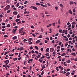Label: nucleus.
Segmentation results:
<instances>
[{
    "label": "nucleus",
    "instance_id": "46",
    "mask_svg": "<svg viewBox=\"0 0 77 77\" xmlns=\"http://www.w3.org/2000/svg\"><path fill=\"white\" fill-rule=\"evenodd\" d=\"M71 37V35H69V34H68L67 35L68 38H69V37Z\"/></svg>",
    "mask_w": 77,
    "mask_h": 77
},
{
    "label": "nucleus",
    "instance_id": "36",
    "mask_svg": "<svg viewBox=\"0 0 77 77\" xmlns=\"http://www.w3.org/2000/svg\"><path fill=\"white\" fill-rule=\"evenodd\" d=\"M26 33L24 32H23V34H21V35H24V34H26Z\"/></svg>",
    "mask_w": 77,
    "mask_h": 77
},
{
    "label": "nucleus",
    "instance_id": "11",
    "mask_svg": "<svg viewBox=\"0 0 77 77\" xmlns=\"http://www.w3.org/2000/svg\"><path fill=\"white\" fill-rule=\"evenodd\" d=\"M4 63H9V61L8 60H7L5 61L4 62Z\"/></svg>",
    "mask_w": 77,
    "mask_h": 77
},
{
    "label": "nucleus",
    "instance_id": "6",
    "mask_svg": "<svg viewBox=\"0 0 77 77\" xmlns=\"http://www.w3.org/2000/svg\"><path fill=\"white\" fill-rule=\"evenodd\" d=\"M32 40V38H29L28 39V42H31Z\"/></svg>",
    "mask_w": 77,
    "mask_h": 77
},
{
    "label": "nucleus",
    "instance_id": "43",
    "mask_svg": "<svg viewBox=\"0 0 77 77\" xmlns=\"http://www.w3.org/2000/svg\"><path fill=\"white\" fill-rule=\"evenodd\" d=\"M44 71H42V73H41V75H43V74H44Z\"/></svg>",
    "mask_w": 77,
    "mask_h": 77
},
{
    "label": "nucleus",
    "instance_id": "53",
    "mask_svg": "<svg viewBox=\"0 0 77 77\" xmlns=\"http://www.w3.org/2000/svg\"><path fill=\"white\" fill-rule=\"evenodd\" d=\"M6 24V23H2V26H3L4 25H5Z\"/></svg>",
    "mask_w": 77,
    "mask_h": 77
},
{
    "label": "nucleus",
    "instance_id": "33",
    "mask_svg": "<svg viewBox=\"0 0 77 77\" xmlns=\"http://www.w3.org/2000/svg\"><path fill=\"white\" fill-rule=\"evenodd\" d=\"M36 5H40V4L39 3L37 2L36 3Z\"/></svg>",
    "mask_w": 77,
    "mask_h": 77
},
{
    "label": "nucleus",
    "instance_id": "62",
    "mask_svg": "<svg viewBox=\"0 0 77 77\" xmlns=\"http://www.w3.org/2000/svg\"><path fill=\"white\" fill-rule=\"evenodd\" d=\"M45 43H47L48 42V41L47 40H45Z\"/></svg>",
    "mask_w": 77,
    "mask_h": 77
},
{
    "label": "nucleus",
    "instance_id": "24",
    "mask_svg": "<svg viewBox=\"0 0 77 77\" xmlns=\"http://www.w3.org/2000/svg\"><path fill=\"white\" fill-rule=\"evenodd\" d=\"M20 21V19H17L15 20L16 22H18V21Z\"/></svg>",
    "mask_w": 77,
    "mask_h": 77
},
{
    "label": "nucleus",
    "instance_id": "51",
    "mask_svg": "<svg viewBox=\"0 0 77 77\" xmlns=\"http://www.w3.org/2000/svg\"><path fill=\"white\" fill-rule=\"evenodd\" d=\"M14 55L13 54H10L9 55V56L11 57V56H14Z\"/></svg>",
    "mask_w": 77,
    "mask_h": 77
},
{
    "label": "nucleus",
    "instance_id": "61",
    "mask_svg": "<svg viewBox=\"0 0 77 77\" xmlns=\"http://www.w3.org/2000/svg\"><path fill=\"white\" fill-rule=\"evenodd\" d=\"M55 9H56V10H57L58 9V7H55Z\"/></svg>",
    "mask_w": 77,
    "mask_h": 77
},
{
    "label": "nucleus",
    "instance_id": "37",
    "mask_svg": "<svg viewBox=\"0 0 77 77\" xmlns=\"http://www.w3.org/2000/svg\"><path fill=\"white\" fill-rule=\"evenodd\" d=\"M7 13H9V12H11V10L7 11Z\"/></svg>",
    "mask_w": 77,
    "mask_h": 77
},
{
    "label": "nucleus",
    "instance_id": "44",
    "mask_svg": "<svg viewBox=\"0 0 77 77\" xmlns=\"http://www.w3.org/2000/svg\"><path fill=\"white\" fill-rule=\"evenodd\" d=\"M65 50V48H61V51H63V50Z\"/></svg>",
    "mask_w": 77,
    "mask_h": 77
},
{
    "label": "nucleus",
    "instance_id": "5",
    "mask_svg": "<svg viewBox=\"0 0 77 77\" xmlns=\"http://www.w3.org/2000/svg\"><path fill=\"white\" fill-rule=\"evenodd\" d=\"M14 40H15V39H17V36H15L12 38Z\"/></svg>",
    "mask_w": 77,
    "mask_h": 77
},
{
    "label": "nucleus",
    "instance_id": "31",
    "mask_svg": "<svg viewBox=\"0 0 77 77\" xmlns=\"http://www.w3.org/2000/svg\"><path fill=\"white\" fill-rule=\"evenodd\" d=\"M6 3H10V2H9V0H7L6 1Z\"/></svg>",
    "mask_w": 77,
    "mask_h": 77
},
{
    "label": "nucleus",
    "instance_id": "50",
    "mask_svg": "<svg viewBox=\"0 0 77 77\" xmlns=\"http://www.w3.org/2000/svg\"><path fill=\"white\" fill-rule=\"evenodd\" d=\"M73 12H75V8H74L73 9Z\"/></svg>",
    "mask_w": 77,
    "mask_h": 77
},
{
    "label": "nucleus",
    "instance_id": "19",
    "mask_svg": "<svg viewBox=\"0 0 77 77\" xmlns=\"http://www.w3.org/2000/svg\"><path fill=\"white\" fill-rule=\"evenodd\" d=\"M35 49H36V50H38V49H39V48H38V46H35Z\"/></svg>",
    "mask_w": 77,
    "mask_h": 77
},
{
    "label": "nucleus",
    "instance_id": "41",
    "mask_svg": "<svg viewBox=\"0 0 77 77\" xmlns=\"http://www.w3.org/2000/svg\"><path fill=\"white\" fill-rule=\"evenodd\" d=\"M71 24H70L68 26V28H69V27H71Z\"/></svg>",
    "mask_w": 77,
    "mask_h": 77
},
{
    "label": "nucleus",
    "instance_id": "22",
    "mask_svg": "<svg viewBox=\"0 0 77 77\" xmlns=\"http://www.w3.org/2000/svg\"><path fill=\"white\" fill-rule=\"evenodd\" d=\"M65 55H66V54L64 53H63V54H62L61 56H65Z\"/></svg>",
    "mask_w": 77,
    "mask_h": 77
},
{
    "label": "nucleus",
    "instance_id": "15",
    "mask_svg": "<svg viewBox=\"0 0 77 77\" xmlns=\"http://www.w3.org/2000/svg\"><path fill=\"white\" fill-rule=\"evenodd\" d=\"M49 48H48L46 49V52H49Z\"/></svg>",
    "mask_w": 77,
    "mask_h": 77
},
{
    "label": "nucleus",
    "instance_id": "63",
    "mask_svg": "<svg viewBox=\"0 0 77 77\" xmlns=\"http://www.w3.org/2000/svg\"><path fill=\"white\" fill-rule=\"evenodd\" d=\"M28 2L27 1H25V3H24V4H27V3Z\"/></svg>",
    "mask_w": 77,
    "mask_h": 77
},
{
    "label": "nucleus",
    "instance_id": "7",
    "mask_svg": "<svg viewBox=\"0 0 77 77\" xmlns=\"http://www.w3.org/2000/svg\"><path fill=\"white\" fill-rule=\"evenodd\" d=\"M13 14H14V15H17L18 12L17 11H14L13 12Z\"/></svg>",
    "mask_w": 77,
    "mask_h": 77
},
{
    "label": "nucleus",
    "instance_id": "28",
    "mask_svg": "<svg viewBox=\"0 0 77 77\" xmlns=\"http://www.w3.org/2000/svg\"><path fill=\"white\" fill-rule=\"evenodd\" d=\"M71 54L72 56H75V53H72Z\"/></svg>",
    "mask_w": 77,
    "mask_h": 77
},
{
    "label": "nucleus",
    "instance_id": "20",
    "mask_svg": "<svg viewBox=\"0 0 77 77\" xmlns=\"http://www.w3.org/2000/svg\"><path fill=\"white\" fill-rule=\"evenodd\" d=\"M45 57L44 56L42 55V57H40V59H42V60H43V59H44Z\"/></svg>",
    "mask_w": 77,
    "mask_h": 77
},
{
    "label": "nucleus",
    "instance_id": "45",
    "mask_svg": "<svg viewBox=\"0 0 77 77\" xmlns=\"http://www.w3.org/2000/svg\"><path fill=\"white\" fill-rule=\"evenodd\" d=\"M4 38H6L7 37H8V35H4Z\"/></svg>",
    "mask_w": 77,
    "mask_h": 77
},
{
    "label": "nucleus",
    "instance_id": "64",
    "mask_svg": "<svg viewBox=\"0 0 77 77\" xmlns=\"http://www.w3.org/2000/svg\"><path fill=\"white\" fill-rule=\"evenodd\" d=\"M2 28H6V26H2Z\"/></svg>",
    "mask_w": 77,
    "mask_h": 77
},
{
    "label": "nucleus",
    "instance_id": "57",
    "mask_svg": "<svg viewBox=\"0 0 77 77\" xmlns=\"http://www.w3.org/2000/svg\"><path fill=\"white\" fill-rule=\"evenodd\" d=\"M60 48V46H58L57 47V49H58L59 48Z\"/></svg>",
    "mask_w": 77,
    "mask_h": 77
},
{
    "label": "nucleus",
    "instance_id": "49",
    "mask_svg": "<svg viewBox=\"0 0 77 77\" xmlns=\"http://www.w3.org/2000/svg\"><path fill=\"white\" fill-rule=\"evenodd\" d=\"M29 61L31 62H32L33 61V59H29Z\"/></svg>",
    "mask_w": 77,
    "mask_h": 77
},
{
    "label": "nucleus",
    "instance_id": "27",
    "mask_svg": "<svg viewBox=\"0 0 77 77\" xmlns=\"http://www.w3.org/2000/svg\"><path fill=\"white\" fill-rule=\"evenodd\" d=\"M51 26V23L49 24V25H47V27H50Z\"/></svg>",
    "mask_w": 77,
    "mask_h": 77
},
{
    "label": "nucleus",
    "instance_id": "26",
    "mask_svg": "<svg viewBox=\"0 0 77 77\" xmlns=\"http://www.w3.org/2000/svg\"><path fill=\"white\" fill-rule=\"evenodd\" d=\"M63 64L64 66H67V65L66 64V62H65L63 63Z\"/></svg>",
    "mask_w": 77,
    "mask_h": 77
},
{
    "label": "nucleus",
    "instance_id": "54",
    "mask_svg": "<svg viewBox=\"0 0 77 77\" xmlns=\"http://www.w3.org/2000/svg\"><path fill=\"white\" fill-rule=\"evenodd\" d=\"M32 35L34 37H35L36 36V35L34 34H32Z\"/></svg>",
    "mask_w": 77,
    "mask_h": 77
},
{
    "label": "nucleus",
    "instance_id": "39",
    "mask_svg": "<svg viewBox=\"0 0 77 77\" xmlns=\"http://www.w3.org/2000/svg\"><path fill=\"white\" fill-rule=\"evenodd\" d=\"M23 41V42H26V41H27V40L26 39H24Z\"/></svg>",
    "mask_w": 77,
    "mask_h": 77
},
{
    "label": "nucleus",
    "instance_id": "13",
    "mask_svg": "<svg viewBox=\"0 0 77 77\" xmlns=\"http://www.w3.org/2000/svg\"><path fill=\"white\" fill-rule=\"evenodd\" d=\"M69 74H70V73L69 72H67L66 73V76H68Z\"/></svg>",
    "mask_w": 77,
    "mask_h": 77
},
{
    "label": "nucleus",
    "instance_id": "12",
    "mask_svg": "<svg viewBox=\"0 0 77 77\" xmlns=\"http://www.w3.org/2000/svg\"><path fill=\"white\" fill-rule=\"evenodd\" d=\"M69 14H72V12L71 11V9L69 11Z\"/></svg>",
    "mask_w": 77,
    "mask_h": 77
},
{
    "label": "nucleus",
    "instance_id": "29",
    "mask_svg": "<svg viewBox=\"0 0 77 77\" xmlns=\"http://www.w3.org/2000/svg\"><path fill=\"white\" fill-rule=\"evenodd\" d=\"M70 5H73V4H74V2H70Z\"/></svg>",
    "mask_w": 77,
    "mask_h": 77
},
{
    "label": "nucleus",
    "instance_id": "35",
    "mask_svg": "<svg viewBox=\"0 0 77 77\" xmlns=\"http://www.w3.org/2000/svg\"><path fill=\"white\" fill-rule=\"evenodd\" d=\"M58 68L59 67L57 66L56 67V69L57 70V71H59V69H58Z\"/></svg>",
    "mask_w": 77,
    "mask_h": 77
},
{
    "label": "nucleus",
    "instance_id": "40",
    "mask_svg": "<svg viewBox=\"0 0 77 77\" xmlns=\"http://www.w3.org/2000/svg\"><path fill=\"white\" fill-rule=\"evenodd\" d=\"M45 55H46V56H49V53L46 54H45Z\"/></svg>",
    "mask_w": 77,
    "mask_h": 77
},
{
    "label": "nucleus",
    "instance_id": "10",
    "mask_svg": "<svg viewBox=\"0 0 77 77\" xmlns=\"http://www.w3.org/2000/svg\"><path fill=\"white\" fill-rule=\"evenodd\" d=\"M39 42H41V41L39 40H37V41H36V44H38V43H39Z\"/></svg>",
    "mask_w": 77,
    "mask_h": 77
},
{
    "label": "nucleus",
    "instance_id": "4",
    "mask_svg": "<svg viewBox=\"0 0 77 77\" xmlns=\"http://www.w3.org/2000/svg\"><path fill=\"white\" fill-rule=\"evenodd\" d=\"M17 30V29H14L12 31V32L14 34H15V32H16Z\"/></svg>",
    "mask_w": 77,
    "mask_h": 77
},
{
    "label": "nucleus",
    "instance_id": "55",
    "mask_svg": "<svg viewBox=\"0 0 77 77\" xmlns=\"http://www.w3.org/2000/svg\"><path fill=\"white\" fill-rule=\"evenodd\" d=\"M75 26L74 25H72V29H74V28Z\"/></svg>",
    "mask_w": 77,
    "mask_h": 77
},
{
    "label": "nucleus",
    "instance_id": "9",
    "mask_svg": "<svg viewBox=\"0 0 77 77\" xmlns=\"http://www.w3.org/2000/svg\"><path fill=\"white\" fill-rule=\"evenodd\" d=\"M32 9H35V10H37L38 9L35 6L33 7H32Z\"/></svg>",
    "mask_w": 77,
    "mask_h": 77
},
{
    "label": "nucleus",
    "instance_id": "60",
    "mask_svg": "<svg viewBox=\"0 0 77 77\" xmlns=\"http://www.w3.org/2000/svg\"><path fill=\"white\" fill-rule=\"evenodd\" d=\"M61 44H62V42H60L58 44V45H61Z\"/></svg>",
    "mask_w": 77,
    "mask_h": 77
},
{
    "label": "nucleus",
    "instance_id": "56",
    "mask_svg": "<svg viewBox=\"0 0 77 77\" xmlns=\"http://www.w3.org/2000/svg\"><path fill=\"white\" fill-rule=\"evenodd\" d=\"M20 17V16L18 14L17 16V18H19Z\"/></svg>",
    "mask_w": 77,
    "mask_h": 77
},
{
    "label": "nucleus",
    "instance_id": "25",
    "mask_svg": "<svg viewBox=\"0 0 77 77\" xmlns=\"http://www.w3.org/2000/svg\"><path fill=\"white\" fill-rule=\"evenodd\" d=\"M72 25H75L76 24V23L74 22H72Z\"/></svg>",
    "mask_w": 77,
    "mask_h": 77
},
{
    "label": "nucleus",
    "instance_id": "16",
    "mask_svg": "<svg viewBox=\"0 0 77 77\" xmlns=\"http://www.w3.org/2000/svg\"><path fill=\"white\" fill-rule=\"evenodd\" d=\"M13 59L14 61H16V60H18V58H13Z\"/></svg>",
    "mask_w": 77,
    "mask_h": 77
},
{
    "label": "nucleus",
    "instance_id": "8",
    "mask_svg": "<svg viewBox=\"0 0 77 77\" xmlns=\"http://www.w3.org/2000/svg\"><path fill=\"white\" fill-rule=\"evenodd\" d=\"M50 51H51H51H52V52H53L54 51V48H50Z\"/></svg>",
    "mask_w": 77,
    "mask_h": 77
},
{
    "label": "nucleus",
    "instance_id": "2",
    "mask_svg": "<svg viewBox=\"0 0 77 77\" xmlns=\"http://www.w3.org/2000/svg\"><path fill=\"white\" fill-rule=\"evenodd\" d=\"M23 28H22L20 29H19V33H22L23 32Z\"/></svg>",
    "mask_w": 77,
    "mask_h": 77
},
{
    "label": "nucleus",
    "instance_id": "3",
    "mask_svg": "<svg viewBox=\"0 0 77 77\" xmlns=\"http://www.w3.org/2000/svg\"><path fill=\"white\" fill-rule=\"evenodd\" d=\"M58 68H59V69H60L61 71H62L63 70V67L61 66H59Z\"/></svg>",
    "mask_w": 77,
    "mask_h": 77
},
{
    "label": "nucleus",
    "instance_id": "52",
    "mask_svg": "<svg viewBox=\"0 0 77 77\" xmlns=\"http://www.w3.org/2000/svg\"><path fill=\"white\" fill-rule=\"evenodd\" d=\"M45 57H46L47 59H50V57H47L45 56Z\"/></svg>",
    "mask_w": 77,
    "mask_h": 77
},
{
    "label": "nucleus",
    "instance_id": "58",
    "mask_svg": "<svg viewBox=\"0 0 77 77\" xmlns=\"http://www.w3.org/2000/svg\"><path fill=\"white\" fill-rule=\"evenodd\" d=\"M2 31H5V29H4V28H3V29H2Z\"/></svg>",
    "mask_w": 77,
    "mask_h": 77
},
{
    "label": "nucleus",
    "instance_id": "21",
    "mask_svg": "<svg viewBox=\"0 0 77 77\" xmlns=\"http://www.w3.org/2000/svg\"><path fill=\"white\" fill-rule=\"evenodd\" d=\"M60 6L62 8H63V5H62V4H60Z\"/></svg>",
    "mask_w": 77,
    "mask_h": 77
},
{
    "label": "nucleus",
    "instance_id": "18",
    "mask_svg": "<svg viewBox=\"0 0 77 77\" xmlns=\"http://www.w3.org/2000/svg\"><path fill=\"white\" fill-rule=\"evenodd\" d=\"M67 63H69L70 62H71V61L69 60H68L66 61Z\"/></svg>",
    "mask_w": 77,
    "mask_h": 77
},
{
    "label": "nucleus",
    "instance_id": "59",
    "mask_svg": "<svg viewBox=\"0 0 77 77\" xmlns=\"http://www.w3.org/2000/svg\"><path fill=\"white\" fill-rule=\"evenodd\" d=\"M52 43L53 44H54V40H53L52 41Z\"/></svg>",
    "mask_w": 77,
    "mask_h": 77
},
{
    "label": "nucleus",
    "instance_id": "23",
    "mask_svg": "<svg viewBox=\"0 0 77 77\" xmlns=\"http://www.w3.org/2000/svg\"><path fill=\"white\" fill-rule=\"evenodd\" d=\"M38 61L39 62H41V63H42V62H43V60H41V59H39Z\"/></svg>",
    "mask_w": 77,
    "mask_h": 77
},
{
    "label": "nucleus",
    "instance_id": "34",
    "mask_svg": "<svg viewBox=\"0 0 77 77\" xmlns=\"http://www.w3.org/2000/svg\"><path fill=\"white\" fill-rule=\"evenodd\" d=\"M20 5V3H19V2H18L17 4V7H18V6H19V5Z\"/></svg>",
    "mask_w": 77,
    "mask_h": 77
},
{
    "label": "nucleus",
    "instance_id": "17",
    "mask_svg": "<svg viewBox=\"0 0 77 77\" xmlns=\"http://www.w3.org/2000/svg\"><path fill=\"white\" fill-rule=\"evenodd\" d=\"M70 34H71V35H72V30H70V32L69 33Z\"/></svg>",
    "mask_w": 77,
    "mask_h": 77
},
{
    "label": "nucleus",
    "instance_id": "42",
    "mask_svg": "<svg viewBox=\"0 0 77 77\" xmlns=\"http://www.w3.org/2000/svg\"><path fill=\"white\" fill-rule=\"evenodd\" d=\"M43 50H44V48H41L40 50H41V51H43Z\"/></svg>",
    "mask_w": 77,
    "mask_h": 77
},
{
    "label": "nucleus",
    "instance_id": "1",
    "mask_svg": "<svg viewBox=\"0 0 77 77\" xmlns=\"http://www.w3.org/2000/svg\"><path fill=\"white\" fill-rule=\"evenodd\" d=\"M10 8V5H8L5 8V9H6L7 10H8V9H9Z\"/></svg>",
    "mask_w": 77,
    "mask_h": 77
},
{
    "label": "nucleus",
    "instance_id": "47",
    "mask_svg": "<svg viewBox=\"0 0 77 77\" xmlns=\"http://www.w3.org/2000/svg\"><path fill=\"white\" fill-rule=\"evenodd\" d=\"M30 48H29L30 50H32V49H33V47H32V46L30 47Z\"/></svg>",
    "mask_w": 77,
    "mask_h": 77
},
{
    "label": "nucleus",
    "instance_id": "48",
    "mask_svg": "<svg viewBox=\"0 0 77 77\" xmlns=\"http://www.w3.org/2000/svg\"><path fill=\"white\" fill-rule=\"evenodd\" d=\"M38 38H42V35H40L39 36Z\"/></svg>",
    "mask_w": 77,
    "mask_h": 77
},
{
    "label": "nucleus",
    "instance_id": "32",
    "mask_svg": "<svg viewBox=\"0 0 77 77\" xmlns=\"http://www.w3.org/2000/svg\"><path fill=\"white\" fill-rule=\"evenodd\" d=\"M3 16L2 15V14H1L0 15V18H3Z\"/></svg>",
    "mask_w": 77,
    "mask_h": 77
},
{
    "label": "nucleus",
    "instance_id": "30",
    "mask_svg": "<svg viewBox=\"0 0 77 77\" xmlns=\"http://www.w3.org/2000/svg\"><path fill=\"white\" fill-rule=\"evenodd\" d=\"M7 27H11V25L8 24L7 25Z\"/></svg>",
    "mask_w": 77,
    "mask_h": 77
},
{
    "label": "nucleus",
    "instance_id": "38",
    "mask_svg": "<svg viewBox=\"0 0 77 77\" xmlns=\"http://www.w3.org/2000/svg\"><path fill=\"white\" fill-rule=\"evenodd\" d=\"M60 19H59L58 21V24H60Z\"/></svg>",
    "mask_w": 77,
    "mask_h": 77
},
{
    "label": "nucleus",
    "instance_id": "14",
    "mask_svg": "<svg viewBox=\"0 0 77 77\" xmlns=\"http://www.w3.org/2000/svg\"><path fill=\"white\" fill-rule=\"evenodd\" d=\"M20 51H21V50H24V48H23V47H22L21 48H20Z\"/></svg>",
    "mask_w": 77,
    "mask_h": 77
}]
</instances>
